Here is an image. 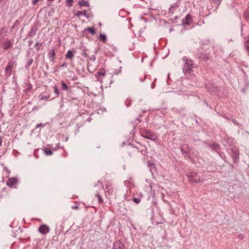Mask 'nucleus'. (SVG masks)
<instances>
[{"label": "nucleus", "instance_id": "f257e3e1", "mask_svg": "<svg viewBox=\"0 0 249 249\" xmlns=\"http://www.w3.org/2000/svg\"><path fill=\"white\" fill-rule=\"evenodd\" d=\"M182 60L185 62V64L182 68L183 72L185 73H190L192 69L195 67V64H193L192 60L188 59L185 57H183Z\"/></svg>", "mask_w": 249, "mask_h": 249}, {"label": "nucleus", "instance_id": "f03ea898", "mask_svg": "<svg viewBox=\"0 0 249 249\" xmlns=\"http://www.w3.org/2000/svg\"><path fill=\"white\" fill-rule=\"evenodd\" d=\"M141 135L143 137L153 141H156V140L157 139V135L155 133L148 130L142 131L141 132Z\"/></svg>", "mask_w": 249, "mask_h": 249}, {"label": "nucleus", "instance_id": "7ed1b4c3", "mask_svg": "<svg viewBox=\"0 0 249 249\" xmlns=\"http://www.w3.org/2000/svg\"><path fill=\"white\" fill-rule=\"evenodd\" d=\"M19 181L17 178H10L7 181L6 185L10 188H17L16 185L18 184Z\"/></svg>", "mask_w": 249, "mask_h": 249}, {"label": "nucleus", "instance_id": "20e7f679", "mask_svg": "<svg viewBox=\"0 0 249 249\" xmlns=\"http://www.w3.org/2000/svg\"><path fill=\"white\" fill-rule=\"evenodd\" d=\"M197 174L195 172H191L189 173L188 177L189 179L190 182L193 183H197L199 182H202V179L199 178H197L196 177Z\"/></svg>", "mask_w": 249, "mask_h": 249}, {"label": "nucleus", "instance_id": "39448f33", "mask_svg": "<svg viewBox=\"0 0 249 249\" xmlns=\"http://www.w3.org/2000/svg\"><path fill=\"white\" fill-rule=\"evenodd\" d=\"M232 153L231 154L232 158L234 163H236L238 162L239 158V151L236 149H231Z\"/></svg>", "mask_w": 249, "mask_h": 249}, {"label": "nucleus", "instance_id": "423d86ee", "mask_svg": "<svg viewBox=\"0 0 249 249\" xmlns=\"http://www.w3.org/2000/svg\"><path fill=\"white\" fill-rule=\"evenodd\" d=\"M50 228L48 226L43 224L38 228V231L43 234H46L50 231Z\"/></svg>", "mask_w": 249, "mask_h": 249}, {"label": "nucleus", "instance_id": "0eeeda50", "mask_svg": "<svg viewBox=\"0 0 249 249\" xmlns=\"http://www.w3.org/2000/svg\"><path fill=\"white\" fill-rule=\"evenodd\" d=\"M192 17L190 14H187L182 19V24L184 26L189 25L192 22Z\"/></svg>", "mask_w": 249, "mask_h": 249}, {"label": "nucleus", "instance_id": "6e6552de", "mask_svg": "<svg viewBox=\"0 0 249 249\" xmlns=\"http://www.w3.org/2000/svg\"><path fill=\"white\" fill-rule=\"evenodd\" d=\"M112 249H125L124 245L120 241H117L114 243Z\"/></svg>", "mask_w": 249, "mask_h": 249}, {"label": "nucleus", "instance_id": "1a4fd4ad", "mask_svg": "<svg viewBox=\"0 0 249 249\" xmlns=\"http://www.w3.org/2000/svg\"><path fill=\"white\" fill-rule=\"evenodd\" d=\"M37 30L38 28L36 25H34V26H33L31 28L30 31L29 32L27 35V37L29 38L33 37L36 34V33Z\"/></svg>", "mask_w": 249, "mask_h": 249}, {"label": "nucleus", "instance_id": "9d476101", "mask_svg": "<svg viewBox=\"0 0 249 249\" xmlns=\"http://www.w3.org/2000/svg\"><path fill=\"white\" fill-rule=\"evenodd\" d=\"M83 15L86 18H89V15L87 13V11L84 10L82 11H77L74 13V16L77 17L80 16V15Z\"/></svg>", "mask_w": 249, "mask_h": 249}, {"label": "nucleus", "instance_id": "9b49d317", "mask_svg": "<svg viewBox=\"0 0 249 249\" xmlns=\"http://www.w3.org/2000/svg\"><path fill=\"white\" fill-rule=\"evenodd\" d=\"M12 42L9 40H6L3 43V48L4 50H7L9 48H10L12 47Z\"/></svg>", "mask_w": 249, "mask_h": 249}, {"label": "nucleus", "instance_id": "f8f14e48", "mask_svg": "<svg viewBox=\"0 0 249 249\" xmlns=\"http://www.w3.org/2000/svg\"><path fill=\"white\" fill-rule=\"evenodd\" d=\"M12 66L13 64L11 62L8 63L5 69V72L10 74L12 70Z\"/></svg>", "mask_w": 249, "mask_h": 249}, {"label": "nucleus", "instance_id": "ddd939ff", "mask_svg": "<svg viewBox=\"0 0 249 249\" xmlns=\"http://www.w3.org/2000/svg\"><path fill=\"white\" fill-rule=\"evenodd\" d=\"M244 47L247 51L249 53V36L245 38Z\"/></svg>", "mask_w": 249, "mask_h": 249}, {"label": "nucleus", "instance_id": "4468645a", "mask_svg": "<svg viewBox=\"0 0 249 249\" xmlns=\"http://www.w3.org/2000/svg\"><path fill=\"white\" fill-rule=\"evenodd\" d=\"M243 17L247 20H249V3H248V8L243 13Z\"/></svg>", "mask_w": 249, "mask_h": 249}, {"label": "nucleus", "instance_id": "2eb2a0df", "mask_svg": "<svg viewBox=\"0 0 249 249\" xmlns=\"http://www.w3.org/2000/svg\"><path fill=\"white\" fill-rule=\"evenodd\" d=\"M78 4L81 6H86L89 7V4L88 1H87L85 0H82L78 2Z\"/></svg>", "mask_w": 249, "mask_h": 249}, {"label": "nucleus", "instance_id": "dca6fc26", "mask_svg": "<svg viewBox=\"0 0 249 249\" xmlns=\"http://www.w3.org/2000/svg\"><path fill=\"white\" fill-rule=\"evenodd\" d=\"M74 57V52L71 50H69L66 54V57L68 59H72Z\"/></svg>", "mask_w": 249, "mask_h": 249}, {"label": "nucleus", "instance_id": "f3484780", "mask_svg": "<svg viewBox=\"0 0 249 249\" xmlns=\"http://www.w3.org/2000/svg\"><path fill=\"white\" fill-rule=\"evenodd\" d=\"M99 39L101 41H102L103 43H106L107 40V36L105 34H100Z\"/></svg>", "mask_w": 249, "mask_h": 249}, {"label": "nucleus", "instance_id": "a211bd4d", "mask_svg": "<svg viewBox=\"0 0 249 249\" xmlns=\"http://www.w3.org/2000/svg\"><path fill=\"white\" fill-rule=\"evenodd\" d=\"M50 95L49 94L43 95L40 94L39 96V98L40 100H44L48 99L50 98Z\"/></svg>", "mask_w": 249, "mask_h": 249}, {"label": "nucleus", "instance_id": "6ab92c4d", "mask_svg": "<svg viewBox=\"0 0 249 249\" xmlns=\"http://www.w3.org/2000/svg\"><path fill=\"white\" fill-rule=\"evenodd\" d=\"M55 55V52L54 50H51L49 53V56L51 60H53Z\"/></svg>", "mask_w": 249, "mask_h": 249}, {"label": "nucleus", "instance_id": "aec40b11", "mask_svg": "<svg viewBox=\"0 0 249 249\" xmlns=\"http://www.w3.org/2000/svg\"><path fill=\"white\" fill-rule=\"evenodd\" d=\"M44 152L45 154H46V155H47V156H51L53 154V151L51 150H50V149H48L47 148H45L44 149Z\"/></svg>", "mask_w": 249, "mask_h": 249}, {"label": "nucleus", "instance_id": "412c9836", "mask_svg": "<svg viewBox=\"0 0 249 249\" xmlns=\"http://www.w3.org/2000/svg\"><path fill=\"white\" fill-rule=\"evenodd\" d=\"M85 31L89 32L92 35L95 34L96 32L93 27H89L85 29Z\"/></svg>", "mask_w": 249, "mask_h": 249}, {"label": "nucleus", "instance_id": "4be33fe9", "mask_svg": "<svg viewBox=\"0 0 249 249\" xmlns=\"http://www.w3.org/2000/svg\"><path fill=\"white\" fill-rule=\"evenodd\" d=\"M95 196L98 198V201L99 203H102L103 202V199L102 197L100 196L99 193H97Z\"/></svg>", "mask_w": 249, "mask_h": 249}, {"label": "nucleus", "instance_id": "5701e85b", "mask_svg": "<svg viewBox=\"0 0 249 249\" xmlns=\"http://www.w3.org/2000/svg\"><path fill=\"white\" fill-rule=\"evenodd\" d=\"M61 88L63 90H66L68 89V86L67 84L63 81L61 82Z\"/></svg>", "mask_w": 249, "mask_h": 249}, {"label": "nucleus", "instance_id": "b1692460", "mask_svg": "<svg viewBox=\"0 0 249 249\" xmlns=\"http://www.w3.org/2000/svg\"><path fill=\"white\" fill-rule=\"evenodd\" d=\"M53 88L54 93L56 94L57 97L60 94V92L57 88V87L56 85H54Z\"/></svg>", "mask_w": 249, "mask_h": 249}, {"label": "nucleus", "instance_id": "393cba45", "mask_svg": "<svg viewBox=\"0 0 249 249\" xmlns=\"http://www.w3.org/2000/svg\"><path fill=\"white\" fill-rule=\"evenodd\" d=\"M105 74V71L103 70V71H100L97 72L96 76L97 77H99L100 76H104Z\"/></svg>", "mask_w": 249, "mask_h": 249}, {"label": "nucleus", "instance_id": "a878e982", "mask_svg": "<svg viewBox=\"0 0 249 249\" xmlns=\"http://www.w3.org/2000/svg\"><path fill=\"white\" fill-rule=\"evenodd\" d=\"M33 59L31 58L29 60L27 65L25 66L26 69H29V66L33 63Z\"/></svg>", "mask_w": 249, "mask_h": 249}, {"label": "nucleus", "instance_id": "bb28decb", "mask_svg": "<svg viewBox=\"0 0 249 249\" xmlns=\"http://www.w3.org/2000/svg\"><path fill=\"white\" fill-rule=\"evenodd\" d=\"M41 46H42L41 43H39V42H37L35 44V47L36 48V50L38 51L40 49Z\"/></svg>", "mask_w": 249, "mask_h": 249}, {"label": "nucleus", "instance_id": "cd10ccee", "mask_svg": "<svg viewBox=\"0 0 249 249\" xmlns=\"http://www.w3.org/2000/svg\"><path fill=\"white\" fill-rule=\"evenodd\" d=\"M196 55L198 57H199V58H201V57H202L203 58H205V54L201 53H198L196 54Z\"/></svg>", "mask_w": 249, "mask_h": 249}, {"label": "nucleus", "instance_id": "c85d7f7f", "mask_svg": "<svg viewBox=\"0 0 249 249\" xmlns=\"http://www.w3.org/2000/svg\"><path fill=\"white\" fill-rule=\"evenodd\" d=\"M66 2L69 6H71L72 4L73 0H66Z\"/></svg>", "mask_w": 249, "mask_h": 249}, {"label": "nucleus", "instance_id": "c756f323", "mask_svg": "<svg viewBox=\"0 0 249 249\" xmlns=\"http://www.w3.org/2000/svg\"><path fill=\"white\" fill-rule=\"evenodd\" d=\"M133 200L136 203L138 204L141 201L140 198H133Z\"/></svg>", "mask_w": 249, "mask_h": 249}, {"label": "nucleus", "instance_id": "7c9ffc66", "mask_svg": "<svg viewBox=\"0 0 249 249\" xmlns=\"http://www.w3.org/2000/svg\"><path fill=\"white\" fill-rule=\"evenodd\" d=\"M32 88V86L30 84H29L28 86V88L25 90V91L26 92H27L29 90H30Z\"/></svg>", "mask_w": 249, "mask_h": 249}, {"label": "nucleus", "instance_id": "2f4dec72", "mask_svg": "<svg viewBox=\"0 0 249 249\" xmlns=\"http://www.w3.org/2000/svg\"><path fill=\"white\" fill-rule=\"evenodd\" d=\"M89 60L93 61H95L96 60V56L94 55H91L89 57Z\"/></svg>", "mask_w": 249, "mask_h": 249}, {"label": "nucleus", "instance_id": "473e14b6", "mask_svg": "<svg viewBox=\"0 0 249 249\" xmlns=\"http://www.w3.org/2000/svg\"><path fill=\"white\" fill-rule=\"evenodd\" d=\"M178 6V4L176 3L174 4L173 5L171 6L170 7H171L173 10L176 9L177 8V7Z\"/></svg>", "mask_w": 249, "mask_h": 249}, {"label": "nucleus", "instance_id": "72a5a7b5", "mask_svg": "<svg viewBox=\"0 0 249 249\" xmlns=\"http://www.w3.org/2000/svg\"><path fill=\"white\" fill-rule=\"evenodd\" d=\"M67 67V64L65 62L61 65V67Z\"/></svg>", "mask_w": 249, "mask_h": 249}, {"label": "nucleus", "instance_id": "f704fd0d", "mask_svg": "<svg viewBox=\"0 0 249 249\" xmlns=\"http://www.w3.org/2000/svg\"><path fill=\"white\" fill-rule=\"evenodd\" d=\"M169 13L171 14H173L174 13V10L171 7L169 9Z\"/></svg>", "mask_w": 249, "mask_h": 249}, {"label": "nucleus", "instance_id": "c9c22d12", "mask_svg": "<svg viewBox=\"0 0 249 249\" xmlns=\"http://www.w3.org/2000/svg\"><path fill=\"white\" fill-rule=\"evenodd\" d=\"M39 0H33V5H36Z\"/></svg>", "mask_w": 249, "mask_h": 249}, {"label": "nucleus", "instance_id": "e433bc0d", "mask_svg": "<svg viewBox=\"0 0 249 249\" xmlns=\"http://www.w3.org/2000/svg\"><path fill=\"white\" fill-rule=\"evenodd\" d=\"M79 208V206L78 205H74L71 207L72 209H78Z\"/></svg>", "mask_w": 249, "mask_h": 249}, {"label": "nucleus", "instance_id": "4c0bfd02", "mask_svg": "<svg viewBox=\"0 0 249 249\" xmlns=\"http://www.w3.org/2000/svg\"><path fill=\"white\" fill-rule=\"evenodd\" d=\"M147 191H148L149 190L151 191V192L152 191L151 184L149 185V186L147 188Z\"/></svg>", "mask_w": 249, "mask_h": 249}, {"label": "nucleus", "instance_id": "58836bf2", "mask_svg": "<svg viewBox=\"0 0 249 249\" xmlns=\"http://www.w3.org/2000/svg\"><path fill=\"white\" fill-rule=\"evenodd\" d=\"M99 183L100 184V185L101 186V189L104 190L103 186L102 185V183L100 182V181H98V182H97V184H99Z\"/></svg>", "mask_w": 249, "mask_h": 249}, {"label": "nucleus", "instance_id": "ea45409f", "mask_svg": "<svg viewBox=\"0 0 249 249\" xmlns=\"http://www.w3.org/2000/svg\"><path fill=\"white\" fill-rule=\"evenodd\" d=\"M180 150L183 154L186 153V152L181 147H180Z\"/></svg>", "mask_w": 249, "mask_h": 249}, {"label": "nucleus", "instance_id": "a19ab883", "mask_svg": "<svg viewBox=\"0 0 249 249\" xmlns=\"http://www.w3.org/2000/svg\"><path fill=\"white\" fill-rule=\"evenodd\" d=\"M33 43V40H30L29 42V46H31V45Z\"/></svg>", "mask_w": 249, "mask_h": 249}, {"label": "nucleus", "instance_id": "79ce46f5", "mask_svg": "<svg viewBox=\"0 0 249 249\" xmlns=\"http://www.w3.org/2000/svg\"><path fill=\"white\" fill-rule=\"evenodd\" d=\"M239 238L240 239H243L244 238V236L242 234H240L239 235Z\"/></svg>", "mask_w": 249, "mask_h": 249}, {"label": "nucleus", "instance_id": "37998d69", "mask_svg": "<svg viewBox=\"0 0 249 249\" xmlns=\"http://www.w3.org/2000/svg\"><path fill=\"white\" fill-rule=\"evenodd\" d=\"M151 87V88H152V89H154V88H155V84L153 83H152Z\"/></svg>", "mask_w": 249, "mask_h": 249}, {"label": "nucleus", "instance_id": "c03bdc74", "mask_svg": "<svg viewBox=\"0 0 249 249\" xmlns=\"http://www.w3.org/2000/svg\"><path fill=\"white\" fill-rule=\"evenodd\" d=\"M2 142V138L1 137H0V146L1 145Z\"/></svg>", "mask_w": 249, "mask_h": 249}, {"label": "nucleus", "instance_id": "a18cd8bd", "mask_svg": "<svg viewBox=\"0 0 249 249\" xmlns=\"http://www.w3.org/2000/svg\"><path fill=\"white\" fill-rule=\"evenodd\" d=\"M42 125L41 124H37L36 126V128H38L39 127H40L41 125Z\"/></svg>", "mask_w": 249, "mask_h": 249}, {"label": "nucleus", "instance_id": "49530a36", "mask_svg": "<svg viewBox=\"0 0 249 249\" xmlns=\"http://www.w3.org/2000/svg\"><path fill=\"white\" fill-rule=\"evenodd\" d=\"M82 55L84 56H86L87 55V54L86 53H84L82 54Z\"/></svg>", "mask_w": 249, "mask_h": 249}, {"label": "nucleus", "instance_id": "de8ad7c7", "mask_svg": "<svg viewBox=\"0 0 249 249\" xmlns=\"http://www.w3.org/2000/svg\"><path fill=\"white\" fill-rule=\"evenodd\" d=\"M140 80H141L142 82V81H143V80H142V78H141V79H140Z\"/></svg>", "mask_w": 249, "mask_h": 249}, {"label": "nucleus", "instance_id": "09e8293b", "mask_svg": "<svg viewBox=\"0 0 249 249\" xmlns=\"http://www.w3.org/2000/svg\"><path fill=\"white\" fill-rule=\"evenodd\" d=\"M108 187V185H106V188H107Z\"/></svg>", "mask_w": 249, "mask_h": 249}, {"label": "nucleus", "instance_id": "8fccbe9b", "mask_svg": "<svg viewBox=\"0 0 249 249\" xmlns=\"http://www.w3.org/2000/svg\"><path fill=\"white\" fill-rule=\"evenodd\" d=\"M168 204L169 205H170V203L169 202H168Z\"/></svg>", "mask_w": 249, "mask_h": 249}]
</instances>
